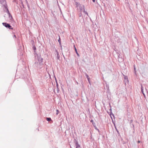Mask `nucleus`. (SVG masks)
<instances>
[{
    "label": "nucleus",
    "mask_w": 148,
    "mask_h": 148,
    "mask_svg": "<svg viewBox=\"0 0 148 148\" xmlns=\"http://www.w3.org/2000/svg\"><path fill=\"white\" fill-rule=\"evenodd\" d=\"M3 25L5 26L6 27L10 29H12L13 28L10 25L6 23H2Z\"/></svg>",
    "instance_id": "1"
},
{
    "label": "nucleus",
    "mask_w": 148,
    "mask_h": 148,
    "mask_svg": "<svg viewBox=\"0 0 148 148\" xmlns=\"http://www.w3.org/2000/svg\"><path fill=\"white\" fill-rule=\"evenodd\" d=\"M8 14H9V17H11V18H12V15L10 14V13L9 12L8 10Z\"/></svg>",
    "instance_id": "2"
},
{
    "label": "nucleus",
    "mask_w": 148,
    "mask_h": 148,
    "mask_svg": "<svg viewBox=\"0 0 148 148\" xmlns=\"http://www.w3.org/2000/svg\"><path fill=\"white\" fill-rule=\"evenodd\" d=\"M74 47L76 53H77V55H79V54H78V53H77V49H76V48L75 45L74 46Z\"/></svg>",
    "instance_id": "3"
},
{
    "label": "nucleus",
    "mask_w": 148,
    "mask_h": 148,
    "mask_svg": "<svg viewBox=\"0 0 148 148\" xmlns=\"http://www.w3.org/2000/svg\"><path fill=\"white\" fill-rule=\"evenodd\" d=\"M47 120L49 121H50L51 120V118H47Z\"/></svg>",
    "instance_id": "4"
},
{
    "label": "nucleus",
    "mask_w": 148,
    "mask_h": 148,
    "mask_svg": "<svg viewBox=\"0 0 148 148\" xmlns=\"http://www.w3.org/2000/svg\"><path fill=\"white\" fill-rule=\"evenodd\" d=\"M141 91H142V92L143 93V95H144V93H143V87H142V86H141Z\"/></svg>",
    "instance_id": "5"
},
{
    "label": "nucleus",
    "mask_w": 148,
    "mask_h": 148,
    "mask_svg": "<svg viewBox=\"0 0 148 148\" xmlns=\"http://www.w3.org/2000/svg\"><path fill=\"white\" fill-rule=\"evenodd\" d=\"M84 13H85V14H88L87 12H86L85 11V10L84 9Z\"/></svg>",
    "instance_id": "6"
},
{
    "label": "nucleus",
    "mask_w": 148,
    "mask_h": 148,
    "mask_svg": "<svg viewBox=\"0 0 148 148\" xmlns=\"http://www.w3.org/2000/svg\"><path fill=\"white\" fill-rule=\"evenodd\" d=\"M56 52L57 53V55L58 56H59V53L58 52V51L57 50H56Z\"/></svg>",
    "instance_id": "7"
},
{
    "label": "nucleus",
    "mask_w": 148,
    "mask_h": 148,
    "mask_svg": "<svg viewBox=\"0 0 148 148\" xmlns=\"http://www.w3.org/2000/svg\"><path fill=\"white\" fill-rule=\"evenodd\" d=\"M59 113V111L58 110H56V114L57 115H58Z\"/></svg>",
    "instance_id": "8"
},
{
    "label": "nucleus",
    "mask_w": 148,
    "mask_h": 148,
    "mask_svg": "<svg viewBox=\"0 0 148 148\" xmlns=\"http://www.w3.org/2000/svg\"><path fill=\"white\" fill-rule=\"evenodd\" d=\"M80 147V146L78 144H77V145L76 148H78V147Z\"/></svg>",
    "instance_id": "9"
},
{
    "label": "nucleus",
    "mask_w": 148,
    "mask_h": 148,
    "mask_svg": "<svg viewBox=\"0 0 148 148\" xmlns=\"http://www.w3.org/2000/svg\"><path fill=\"white\" fill-rule=\"evenodd\" d=\"M60 44L61 43V41L60 40V39L59 38V39L58 40Z\"/></svg>",
    "instance_id": "10"
},
{
    "label": "nucleus",
    "mask_w": 148,
    "mask_h": 148,
    "mask_svg": "<svg viewBox=\"0 0 148 148\" xmlns=\"http://www.w3.org/2000/svg\"><path fill=\"white\" fill-rule=\"evenodd\" d=\"M92 1L93 2H95V0H92Z\"/></svg>",
    "instance_id": "11"
},
{
    "label": "nucleus",
    "mask_w": 148,
    "mask_h": 148,
    "mask_svg": "<svg viewBox=\"0 0 148 148\" xmlns=\"http://www.w3.org/2000/svg\"><path fill=\"white\" fill-rule=\"evenodd\" d=\"M88 76H87V78H88V81L89 82V79L88 78Z\"/></svg>",
    "instance_id": "12"
},
{
    "label": "nucleus",
    "mask_w": 148,
    "mask_h": 148,
    "mask_svg": "<svg viewBox=\"0 0 148 148\" xmlns=\"http://www.w3.org/2000/svg\"><path fill=\"white\" fill-rule=\"evenodd\" d=\"M140 141H138V143H140Z\"/></svg>",
    "instance_id": "13"
},
{
    "label": "nucleus",
    "mask_w": 148,
    "mask_h": 148,
    "mask_svg": "<svg viewBox=\"0 0 148 148\" xmlns=\"http://www.w3.org/2000/svg\"><path fill=\"white\" fill-rule=\"evenodd\" d=\"M14 37H16V36L15 35H14Z\"/></svg>",
    "instance_id": "14"
},
{
    "label": "nucleus",
    "mask_w": 148,
    "mask_h": 148,
    "mask_svg": "<svg viewBox=\"0 0 148 148\" xmlns=\"http://www.w3.org/2000/svg\"><path fill=\"white\" fill-rule=\"evenodd\" d=\"M134 69H135V67L134 68Z\"/></svg>",
    "instance_id": "15"
}]
</instances>
